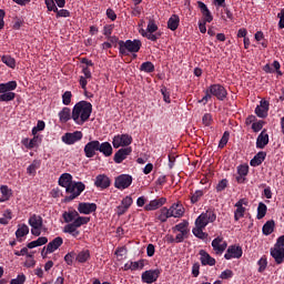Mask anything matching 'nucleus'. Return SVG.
I'll return each instance as SVG.
<instances>
[{
	"label": "nucleus",
	"mask_w": 284,
	"mask_h": 284,
	"mask_svg": "<svg viewBox=\"0 0 284 284\" xmlns=\"http://www.w3.org/2000/svg\"><path fill=\"white\" fill-rule=\"evenodd\" d=\"M1 61L4 63V65H8V68H11L12 70L17 68V60L10 55H2Z\"/></svg>",
	"instance_id": "42"
},
{
	"label": "nucleus",
	"mask_w": 284,
	"mask_h": 284,
	"mask_svg": "<svg viewBox=\"0 0 284 284\" xmlns=\"http://www.w3.org/2000/svg\"><path fill=\"white\" fill-rule=\"evenodd\" d=\"M172 217V211L171 207H162L160 209V214L158 215V219L160 222H168V219Z\"/></svg>",
	"instance_id": "37"
},
{
	"label": "nucleus",
	"mask_w": 284,
	"mask_h": 284,
	"mask_svg": "<svg viewBox=\"0 0 284 284\" xmlns=\"http://www.w3.org/2000/svg\"><path fill=\"white\" fill-rule=\"evenodd\" d=\"M270 106L271 103L268 102V100L262 99L260 105L255 108L254 113L256 114V116L265 119L268 116Z\"/></svg>",
	"instance_id": "12"
},
{
	"label": "nucleus",
	"mask_w": 284,
	"mask_h": 284,
	"mask_svg": "<svg viewBox=\"0 0 284 284\" xmlns=\"http://www.w3.org/2000/svg\"><path fill=\"white\" fill-rule=\"evenodd\" d=\"M229 140H230V132H229V131H225V132L223 133V135H222V138H221L219 144H217V148L221 149V150H222V149H225V145L227 144Z\"/></svg>",
	"instance_id": "46"
},
{
	"label": "nucleus",
	"mask_w": 284,
	"mask_h": 284,
	"mask_svg": "<svg viewBox=\"0 0 284 284\" xmlns=\"http://www.w3.org/2000/svg\"><path fill=\"white\" fill-rule=\"evenodd\" d=\"M82 74L79 79V83L84 90V92L88 90V80L92 79V71H90V68L88 67H82Z\"/></svg>",
	"instance_id": "21"
},
{
	"label": "nucleus",
	"mask_w": 284,
	"mask_h": 284,
	"mask_svg": "<svg viewBox=\"0 0 284 284\" xmlns=\"http://www.w3.org/2000/svg\"><path fill=\"white\" fill-rule=\"evenodd\" d=\"M158 29H159L158 24L154 22V20H149V24H148L146 31H143L142 33L155 32Z\"/></svg>",
	"instance_id": "56"
},
{
	"label": "nucleus",
	"mask_w": 284,
	"mask_h": 284,
	"mask_svg": "<svg viewBox=\"0 0 284 284\" xmlns=\"http://www.w3.org/2000/svg\"><path fill=\"white\" fill-rule=\"evenodd\" d=\"M270 143V135L266 130H263L256 138V149L263 150Z\"/></svg>",
	"instance_id": "22"
},
{
	"label": "nucleus",
	"mask_w": 284,
	"mask_h": 284,
	"mask_svg": "<svg viewBox=\"0 0 284 284\" xmlns=\"http://www.w3.org/2000/svg\"><path fill=\"white\" fill-rule=\"evenodd\" d=\"M160 274V270H149L142 273L141 278L143 283L152 284L158 281Z\"/></svg>",
	"instance_id": "15"
},
{
	"label": "nucleus",
	"mask_w": 284,
	"mask_h": 284,
	"mask_svg": "<svg viewBox=\"0 0 284 284\" xmlns=\"http://www.w3.org/2000/svg\"><path fill=\"white\" fill-rule=\"evenodd\" d=\"M62 103H63V105H70V103H72V92L71 91H65L62 94Z\"/></svg>",
	"instance_id": "49"
},
{
	"label": "nucleus",
	"mask_w": 284,
	"mask_h": 284,
	"mask_svg": "<svg viewBox=\"0 0 284 284\" xmlns=\"http://www.w3.org/2000/svg\"><path fill=\"white\" fill-rule=\"evenodd\" d=\"M26 283V274H19L16 278L10 281V284H23Z\"/></svg>",
	"instance_id": "60"
},
{
	"label": "nucleus",
	"mask_w": 284,
	"mask_h": 284,
	"mask_svg": "<svg viewBox=\"0 0 284 284\" xmlns=\"http://www.w3.org/2000/svg\"><path fill=\"white\" fill-rule=\"evenodd\" d=\"M266 155L267 154L265 153V151H258V153L254 155L253 159L251 160V166L257 168L258 165H261L265 161Z\"/></svg>",
	"instance_id": "25"
},
{
	"label": "nucleus",
	"mask_w": 284,
	"mask_h": 284,
	"mask_svg": "<svg viewBox=\"0 0 284 284\" xmlns=\"http://www.w3.org/2000/svg\"><path fill=\"white\" fill-rule=\"evenodd\" d=\"M179 26H180V18H179V16L178 14L171 16V18L168 21V28L171 31H175V30L179 29Z\"/></svg>",
	"instance_id": "35"
},
{
	"label": "nucleus",
	"mask_w": 284,
	"mask_h": 284,
	"mask_svg": "<svg viewBox=\"0 0 284 284\" xmlns=\"http://www.w3.org/2000/svg\"><path fill=\"white\" fill-rule=\"evenodd\" d=\"M133 203V199L131 195H126L124 196V199L122 200L121 204L123 206H125L126 210H129L132 206Z\"/></svg>",
	"instance_id": "59"
},
{
	"label": "nucleus",
	"mask_w": 284,
	"mask_h": 284,
	"mask_svg": "<svg viewBox=\"0 0 284 284\" xmlns=\"http://www.w3.org/2000/svg\"><path fill=\"white\" fill-rule=\"evenodd\" d=\"M142 37L149 39L152 42H155L161 38V33L160 32L142 33Z\"/></svg>",
	"instance_id": "48"
},
{
	"label": "nucleus",
	"mask_w": 284,
	"mask_h": 284,
	"mask_svg": "<svg viewBox=\"0 0 284 284\" xmlns=\"http://www.w3.org/2000/svg\"><path fill=\"white\" fill-rule=\"evenodd\" d=\"M74 258H77V253L70 252L64 256V262L67 265H73Z\"/></svg>",
	"instance_id": "53"
},
{
	"label": "nucleus",
	"mask_w": 284,
	"mask_h": 284,
	"mask_svg": "<svg viewBox=\"0 0 284 284\" xmlns=\"http://www.w3.org/2000/svg\"><path fill=\"white\" fill-rule=\"evenodd\" d=\"M78 211L80 214H92V212H97V204L82 202L79 204Z\"/></svg>",
	"instance_id": "24"
},
{
	"label": "nucleus",
	"mask_w": 284,
	"mask_h": 284,
	"mask_svg": "<svg viewBox=\"0 0 284 284\" xmlns=\"http://www.w3.org/2000/svg\"><path fill=\"white\" fill-rule=\"evenodd\" d=\"M189 222H182L175 225V230L182 234H189Z\"/></svg>",
	"instance_id": "47"
},
{
	"label": "nucleus",
	"mask_w": 284,
	"mask_h": 284,
	"mask_svg": "<svg viewBox=\"0 0 284 284\" xmlns=\"http://www.w3.org/2000/svg\"><path fill=\"white\" fill-rule=\"evenodd\" d=\"M143 267H144L143 260H139L138 262H132V271L143 270Z\"/></svg>",
	"instance_id": "63"
},
{
	"label": "nucleus",
	"mask_w": 284,
	"mask_h": 284,
	"mask_svg": "<svg viewBox=\"0 0 284 284\" xmlns=\"http://www.w3.org/2000/svg\"><path fill=\"white\" fill-rule=\"evenodd\" d=\"M47 243H48V237L41 236L38 240L28 243L27 247L29 250H34V247H41V245H45Z\"/></svg>",
	"instance_id": "33"
},
{
	"label": "nucleus",
	"mask_w": 284,
	"mask_h": 284,
	"mask_svg": "<svg viewBox=\"0 0 284 284\" xmlns=\"http://www.w3.org/2000/svg\"><path fill=\"white\" fill-rule=\"evenodd\" d=\"M227 185H229V181H227L226 179H224V180H222V181H220V182L217 183L216 191H217V192H223V191H225V189L227 187Z\"/></svg>",
	"instance_id": "62"
},
{
	"label": "nucleus",
	"mask_w": 284,
	"mask_h": 284,
	"mask_svg": "<svg viewBox=\"0 0 284 284\" xmlns=\"http://www.w3.org/2000/svg\"><path fill=\"white\" fill-rule=\"evenodd\" d=\"M132 175L120 174L114 179V187L118 190H126L132 185Z\"/></svg>",
	"instance_id": "7"
},
{
	"label": "nucleus",
	"mask_w": 284,
	"mask_h": 284,
	"mask_svg": "<svg viewBox=\"0 0 284 284\" xmlns=\"http://www.w3.org/2000/svg\"><path fill=\"white\" fill-rule=\"evenodd\" d=\"M73 182H74V181H72V174H70V173H63V174H61L60 178H59V181H58L59 185H60L61 187H65V190H67V187H70V185H71Z\"/></svg>",
	"instance_id": "26"
},
{
	"label": "nucleus",
	"mask_w": 284,
	"mask_h": 284,
	"mask_svg": "<svg viewBox=\"0 0 284 284\" xmlns=\"http://www.w3.org/2000/svg\"><path fill=\"white\" fill-rule=\"evenodd\" d=\"M62 217L64 219V223H69L63 229L64 234H70L73 239H77L81 234L79 231L81 225H88L90 223V217L79 216V212L77 211L64 212Z\"/></svg>",
	"instance_id": "1"
},
{
	"label": "nucleus",
	"mask_w": 284,
	"mask_h": 284,
	"mask_svg": "<svg viewBox=\"0 0 284 284\" xmlns=\"http://www.w3.org/2000/svg\"><path fill=\"white\" fill-rule=\"evenodd\" d=\"M171 215L172 217L179 219L184 215V207L179 204L171 205Z\"/></svg>",
	"instance_id": "34"
},
{
	"label": "nucleus",
	"mask_w": 284,
	"mask_h": 284,
	"mask_svg": "<svg viewBox=\"0 0 284 284\" xmlns=\"http://www.w3.org/2000/svg\"><path fill=\"white\" fill-rule=\"evenodd\" d=\"M92 114V103L80 101L72 109V120L77 125H83Z\"/></svg>",
	"instance_id": "2"
},
{
	"label": "nucleus",
	"mask_w": 284,
	"mask_h": 284,
	"mask_svg": "<svg viewBox=\"0 0 284 284\" xmlns=\"http://www.w3.org/2000/svg\"><path fill=\"white\" fill-rule=\"evenodd\" d=\"M266 213H267V206L264 204V202H260L257 206L256 219L262 220L263 217H265Z\"/></svg>",
	"instance_id": "45"
},
{
	"label": "nucleus",
	"mask_w": 284,
	"mask_h": 284,
	"mask_svg": "<svg viewBox=\"0 0 284 284\" xmlns=\"http://www.w3.org/2000/svg\"><path fill=\"white\" fill-rule=\"evenodd\" d=\"M257 265H258V272L262 273L266 270L267 267V258L266 257H262L257 261Z\"/></svg>",
	"instance_id": "54"
},
{
	"label": "nucleus",
	"mask_w": 284,
	"mask_h": 284,
	"mask_svg": "<svg viewBox=\"0 0 284 284\" xmlns=\"http://www.w3.org/2000/svg\"><path fill=\"white\" fill-rule=\"evenodd\" d=\"M141 40H126V41H119V51L122 55H130V53H134L133 57L135 58L138 52H140L142 48Z\"/></svg>",
	"instance_id": "4"
},
{
	"label": "nucleus",
	"mask_w": 284,
	"mask_h": 284,
	"mask_svg": "<svg viewBox=\"0 0 284 284\" xmlns=\"http://www.w3.org/2000/svg\"><path fill=\"white\" fill-rule=\"evenodd\" d=\"M209 91L212 97L216 98L219 101H224L227 97V91L225 90V87L219 83L211 84L209 87Z\"/></svg>",
	"instance_id": "8"
},
{
	"label": "nucleus",
	"mask_w": 284,
	"mask_h": 284,
	"mask_svg": "<svg viewBox=\"0 0 284 284\" xmlns=\"http://www.w3.org/2000/svg\"><path fill=\"white\" fill-rule=\"evenodd\" d=\"M212 247L216 255L221 256L225 253L227 243L225 242L223 236H217L212 240Z\"/></svg>",
	"instance_id": "9"
},
{
	"label": "nucleus",
	"mask_w": 284,
	"mask_h": 284,
	"mask_svg": "<svg viewBox=\"0 0 284 284\" xmlns=\"http://www.w3.org/2000/svg\"><path fill=\"white\" fill-rule=\"evenodd\" d=\"M204 214L206 215L209 223H213L216 220V213L212 209L206 210Z\"/></svg>",
	"instance_id": "52"
},
{
	"label": "nucleus",
	"mask_w": 284,
	"mask_h": 284,
	"mask_svg": "<svg viewBox=\"0 0 284 284\" xmlns=\"http://www.w3.org/2000/svg\"><path fill=\"white\" fill-rule=\"evenodd\" d=\"M200 261L203 266H214L216 264V261L214 257L210 255L209 252L205 250H200L199 252Z\"/></svg>",
	"instance_id": "20"
},
{
	"label": "nucleus",
	"mask_w": 284,
	"mask_h": 284,
	"mask_svg": "<svg viewBox=\"0 0 284 284\" xmlns=\"http://www.w3.org/2000/svg\"><path fill=\"white\" fill-rule=\"evenodd\" d=\"M75 261H78V263H88V261H90V251H81L78 255H75Z\"/></svg>",
	"instance_id": "39"
},
{
	"label": "nucleus",
	"mask_w": 284,
	"mask_h": 284,
	"mask_svg": "<svg viewBox=\"0 0 284 284\" xmlns=\"http://www.w3.org/2000/svg\"><path fill=\"white\" fill-rule=\"evenodd\" d=\"M248 204V201L246 199H241L235 203L236 210L234 211V220L239 221L245 216L246 207Z\"/></svg>",
	"instance_id": "11"
},
{
	"label": "nucleus",
	"mask_w": 284,
	"mask_h": 284,
	"mask_svg": "<svg viewBox=\"0 0 284 284\" xmlns=\"http://www.w3.org/2000/svg\"><path fill=\"white\" fill-rule=\"evenodd\" d=\"M28 234H30V227L27 224H20L16 231V237L21 242V239L28 236Z\"/></svg>",
	"instance_id": "30"
},
{
	"label": "nucleus",
	"mask_w": 284,
	"mask_h": 284,
	"mask_svg": "<svg viewBox=\"0 0 284 284\" xmlns=\"http://www.w3.org/2000/svg\"><path fill=\"white\" fill-rule=\"evenodd\" d=\"M29 225L31 227H43V217L37 214L31 215L29 217Z\"/></svg>",
	"instance_id": "28"
},
{
	"label": "nucleus",
	"mask_w": 284,
	"mask_h": 284,
	"mask_svg": "<svg viewBox=\"0 0 284 284\" xmlns=\"http://www.w3.org/2000/svg\"><path fill=\"white\" fill-rule=\"evenodd\" d=\"M95 187H101V190H106L108 187V175L100 174L95 178L94 182Z\"/></svg>",
	"instance_id": "29"
},
{
	"label": "nucleus",
	"mask_w": 284,
	"mask_h": 284,
	"mask_svg": "<svg viewBox=\"0 0 284 284\" xmlns=\"http://www.w3.org/2000/svg\"><path fill=\"white\" fill-rule=\"evenodd\" d=\"M197 7L203 16V22L212 23L214 21V16L212 14L207 6L201 1H197Z\"/></svg>",
	"instance_id": "17"
},
{
	"label": "nucleus",
	"mask_w": 284,
	"mask_h": 284,
	"mask_svg": "<svg viewBox=\"0 0 284 284\" xmlns=\"http://www.w3.org/2000/svg\"><path fill=\"white\" fill-rule=\"evenodd\" d=\"M163 101L166 103H171L170 92L168 91V87H162L160 90Z\"/></svg>",
	"instance_id": "55"
},
{
	"label": "nucleus",
	"mask_w": 284,
	"mask_h": 284,
	"mask_svg": "<svg viewBox=\"0 0 284 284\" xmlns=\"http://www.w3.org/2000/svg\"><path fill=\"white\" fill-rule=\"evenodd\" d=\"M61 245H63V237L57 236L51 242H49L47 244V246H44L42 248V251H41L42 258H45V256H48V254H54V252H57V250H59V247H61Z\"/></svg>",
	"instance_id": "6"
},
{
	"label": "nucleus",
	"mask_w": 284,
	"mask_h": 284,
	"mask_svg": "<svg viewBox=\"0 0 284 284\" xmlns=\"http://www.w3.org/2000/svg\"><path fill=\"white\" fill-rule=\"evenodd\" d=\"M140 71L144 73H153L154 72V64L152 61L142 62L140 67Z\"/></svg>",
	"instance_id": "43"
},
{
	"label": "nucleus",
	"mask_w": 284,
	"mask_h": 284,
	"mask_svg": "<svg viewBox=\"0 0 284 284\" xmlns=\"http://www.w3.org/2000/svg\"><path fill=\"white\" fill-rule=\"evenodd\" d=\"M44 3L49 12H59V8H57L54 0H44Z\"/></svg>",
	"instance_id": "50"
},
{
	"label": "nucleus",
	"mask_w": 284,
	"mask_h": 284,
	"mask_svg": "<svg viewBox=\"0 0 284 284\" xmlns=\"http://www.w3.org/2000/svg\"><path fill=\"white\" fill-rule=\"evenodd\" d=\"M21 143L24 145V148H27V150H33V148H39L41 139L39 135H34L31 140L28 138L22 139Z\"/></svg>",
	"instance_id": "23"
},
{
	"label": "nucleus",
	"mask_w": 284,
	"mask_h": 284,
	"mask_svg": "<svg viewBox=\"0 0 284 284\" xmlns=\"http://www.w3.org/2000/svg\"><path fill=\"white\" fill-rule=\"evenodd\" d=\"M97 152H101L104 156H108V142L101 143L98 140H93L84 145V154L87 159L94 158Z\"/></svg>",
	"instance_id": "3"
},
{
	"label": "nucleus",
	"mask_w": 284,
	"mask_h": 284,
	"mask_svg": "<svg viewBox=\"0 0 284 284\" xmlns=\"http://www.w3.org/2000/svg\"><path fill=\"white\" fill-rule=\"evenodd\" d=\"M277 18H280L278 28L284 29V9H281L280 13L277 14Z\"/></svg>",
	"instance_id": "64"
},
{
	"label": "nucleus",
	"mask_w": 284,
	"mask_h": 284,
	"mask_svg": "<svg viewBox=\"0 0 284 284\" xmlns=\"http://www.w3.org/2000/svg\"><path fill=\"white\" fill-rule=\"evenodd\" d=\"M264 124L265 122L263 120H258L253 123L252 129L254 132H260L263 129Z\"/></svg>",
	"instance_id": "61"
},
{
	"label": "nucleus",
	"mask_w": 284,
	"mask_h": 284,
	"mask_svg": "<svg viewBox=\"0 0 284 284\" xmlns=\"http://www.w3.org/2000/svg\"><path fill=\"white\" fill-rule=\"evenodd\" d=\"M209 221H207V217L206 215L203 213H201L197 219L195 220V226H200V227H203L205 229L207 225H209Z\"/></svg>",
	"instance_id": "44"
},
{
	"label": "nucleus",
	"mask_w": 284,
	"mask_h": 284,
	"mask_svg": "<svg viewBox=\"0 0 284 284\" xmlns=\"http://www.w3.org/2000/svg\"><path fill=\"white\" fill-rule=\"evenodd\" d=\"M243 256V250L239 245H230L224 258L232 260V258H241Z\"/></svg>",
	"instance_id": "16"
},
{
	"label": "nucleus",
	"mask_w": 284,
	"mask_h": 284,
	"mask_svg": "<svg viewBox=\"0 0 284 284\" xmlns=\"http://www.w3.org/2000/svg\"><path fill=\"white\" fill-rule=\"evenodd\" d=\"M34 265H37V261H34L32 254H28L27 261L24 262V267H34Z\"/></svg>",
	"instance_id": "57"
},
{
	"label": "nucleus",
	"mask_w": 284,
	"mask_h": 284,
	"mask_svg": "<svg viewBox=\"0 0 284 284\" xmlns=\"http://www.w3.org/2000/svg\"><path fill=\"white\" fill-rule=\"evenodd\" d=\"M58 116L60 119V123H68V121H70V119H72V110H70V108H68V106H64L58 113Z\"/></svg>",
	"instance_id": "27"
},
{
	"label": "nucleus",
	"mask_w": 284,
	"mask_h": 284,
	"mask_svg": "<svg viewBox=\"0 0 284 284\" xmlns=\"http://www.w3.org/2000/svg\"><path fill=\"white\" fill-rule=\"evenodd\" d=\"M17 90V81H9L6 83H0V93L1 92H12Z\"/></svg>",
	"instance_id": "36"
},
{
	"label": "nucleus",
	"mask_w": 284,
	"mask_h": 284,
	"mask_svg": "<svg viewBox=\"0 0 284 284\" xmlns=\"http://www.w3.org/2000/svg\"><path fill=\"white\" fill-rule=\"evenodd\" d=\"M41 168V161L33 160V162L27 168V174L29 176H37V170Z\"/></svg>",
	"instance_id": "31"
},
{
	"label": "nucleus",
	"mask_w": 284,
	"mask_h": 284,
	"mask_svg": "<svg viewBox=\"0 0 284 284\" xmlns=\"http://www.w3.org/2000/svg\"><path fill=\"white\" fill-rule=\"evenodd\" d=\"M83 139V133L81 131H74L73 133H65L62 135V142L67 145H74L78 141Z\"/></svg>",
	"instance_id": "13"
},
{
	"label": "nucleus",
	"mask_w": 284,
	"mask_h": 284,
	"mask_svg": "<svg viewBox=\"0 0 284 284\" xmlns=\"http://www.w3.org/2000/svg\"><path fill=\"white\" fill-rule=\"evenodd\" d=\"M168 202V199L166 197H160V199H154V200H151L149 202V204H146L144 206V210L146 212H154V210H158L160 209L161 206H163L164 204H166Z\"/></svg>",
	"instance_id": "18"
},
{
	"label": "nucleus",
	"mask_w": 284,
	"mask_h": 284,
	"mask_svg": "<svg viewBox=\"0 0 284 284\" xmlns=\"http://www.w3.org/2000/svg\"><path fill=\"white\" fill-rule=\"evenodd\" d=\"M203 230L204 227L195 225V229H193L194 236L200 240H206L209 237V234L204 233Z\"/></svg>",
	"instance_id": "40"
},
{
	"label": "nucleus",
	"mask_w": 284,
	"mask_h": 284,
	"mask_svg": "<svg viewBox=\"0 0 284 284\" xmlns=\"http://www.w3.org/2000/svg\"><path fill=\"white\" fill-rule=\"evenodd\" d=\"M132 154V148H121L119 149L115 154L113 155V162L115 164H121L122 162L125 161V159Z\"/></svg>",
	"instance_id": "14"
},
{
	"label": "nucleus",
	"mask_w": 284,
	"mask_h": 284,
	"mask_svg": "<svg viewBox=\"0 0 284 284\" xmlns=\"http://www.w3.org/2000/svg\"><path fill=\"white\" fill-rule=\"evenodd\" d=\"M132 144V135L130 134H121L113 136V148H128V145Z\"/></svg>",
	"instance_id": "10"
},
{
	"label": "nucleus",
	"mask_w": 284,
	"mask_h": 284,
	"mask_svg": "<svg viewBox=\"0 0 284 284\" xmlns=\"http://www.w3.org/2000/svg\"><path fill=\"white\" fill-rule=\"evenodd\" d=\"M237 174L246 178L248 174V164H240L237 166Z\"/></svg>",
	"instance_id": "51"
},
{
	"label": "nucleus",
	"mask_w": 284,
	"mask_h": 284,
	"mask_svg": "<svg viewBox=\"0 0 284 284\" xmlns=\"http://www.w3.org/2000/svg\"><path fill=\"white\" fill-rule=\"evenodd\" d=\"M271 256L275 260V264L281 265L284 263V248L277 246L276 244L274 247L271 248Z\"/></svg>",
	"instance_id": "19"
},
{
	"label": "nucleus",
	"mask_w": 284,
	"mask_h": 284,
	"mask_svg": "<svg viewBox=\"0 0 284 284\" xmlns=\"http://www.w3.org/2000/svg\"><path fill=\"white\" fill-rule=\"evenodd\" d=\"M274 227L275 222L273 220L265 222L263 226L264 236H271V234L274 232Z\"/></svg>",
	"instance_id": "38"
},
{
	"label": "nucleus",
	"mask_w": 284,
	"mask_h": 284,
	"mask_svg": "<svg viewBox=\"0 0 284 284\" xmlns=\"http://www.w3.org/2000/svg\"><path fill=\"white\" fill-rule=\"evenodd\" d=\"M203 195H204L203 191H195V193L191 196L192 204H196Z\"/></svg>",
	"instance_id": "58"
},
{
	"label": "nucleus",
	"mask_w": 284,
	"mask_h": 284,
	"mask_svg": "<svg viewBox=\"0 0 284 284\" xmlns=\"http://www.w3.org/2000/svg\"><path fill=\"white\" fill-rule=\"evenodd\" d=\"M85 190V184L83 182H71L69 186L65 189L67 195L64 197V203H70L71 201H74V199H78V196H81V193Z\"/></svg>",
	"instance_id": "5"
},
{
	"label": "nucleus",
	"mask_w": 284,
	"mask_h": 284,
	"mask_svg": "<svg viewBox=\"0 0 284 284\" xmlns=\"http://www.w3.org/2000/svg\"><path fill=\"white\" fill-rule=\"evenodd\" d=\"M0 192L2 196L0 197V203H6V201H10V196H12V190L8 187V185H2L0 187Z\"/></svg>",
	"instance_id": "32"
},
{
	"label": "nucleus",
	"mask_w": 284,
	"mask_h": 284,
	"mask_svg": "<svg viewBox=\"0 0 284 284\" xmlns=\"http://www.w3.org/2000/svg\"><path fill=\"white\" fill-rule=\"evenodd\" d=\"M16 97H17V93H14V92H8V91L1 92L0 93V102L8 103L10 101H14Z\"/></svg>",
	"instance_id": "41"
}]
</instances>
